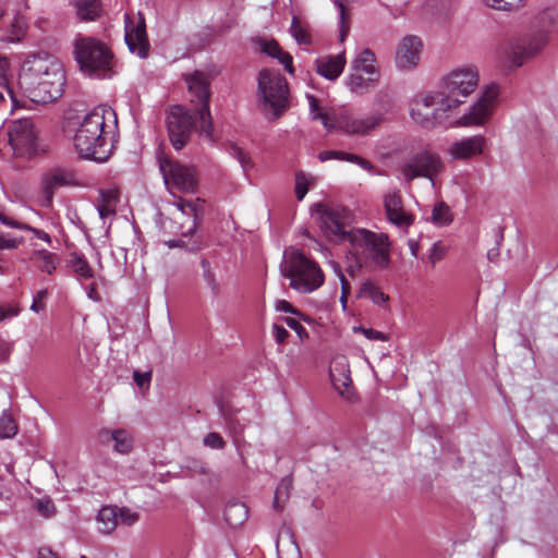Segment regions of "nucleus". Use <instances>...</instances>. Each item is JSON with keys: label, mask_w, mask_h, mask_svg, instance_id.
<instances>
[{"label": "nucleus", "mask_w": 558, "mask_h": 558, "mask_svg": "<svg viewBox=\"0 0 558 558\" xmlns=\"http://www.w3.org/2000/svg\"><path fill=\"white\" fill-rule=\"evenodd\" d=\"M77 17L89 22L97 20L101 14L100 0H75Z\"/></svg>", "instance_id": "obj_28"}, {"label": "nucleus", "mask_w": 558, "mask_h": 558, "mask_svg": "<svg viewBox=\"0 0 558 558\" xmlns=\"http://www.w3.org/2000/svg\"><path fill=\"white\" fill-rule=\"evenodd\" d=\"M283 320L287 324V326L289 328L293 329L301 339L307 337L306 329L302 326V324L296 318L286 317Z\"/></svg>", "instance_id": "obj_55"}, {"label": "nucleus", "mask_w": 558, "mask_h": 558, "mask_svg": "<svg viewBox=\"0 0 558 558\" xmlns=\"http://www.w3.org/2000/svg\"><path fill=\"white\" fill-rule=\"evenodd\" d=\"M17 433V424L14 421L12 414L8 411H3L0 416V437L12 438Z\"/></svg>", "instance_id": "obj_41"}, {"label": "nucleus", "mask_w": 558, "mask_h": 558, "mask_svg": "<svg viewBox=\"0 0 558 558\" xmlns=\"http://www.w3.org/2000/svg\"><path fill=\"white\" fill-rule=\"evenodd\" d=\"M262 51L272 58L279 56L282 51L276 40H265L262 45Z\"/></svg>", "instance_id": "obj_53"}, {"label": "nucleus", "mask_w": 558, "mask_h": 558, "mask_svg": "<svg viewBox=\"0 0 558 558\" xmlns=\"http://www.w3.org/2000/svg\"><path fill=\"white\" fill-rule=\"evenodd\" d=\"M280 271L290 280V287L300 293H311L322 287L325 281L319 265L294 247L283 252Z\"/></svg>", "instance_id": "obj_5"}, {"label": "nucleus", "mask_w": 558, "mask_h": 558, "mask_svg": "<svg viewBox=\"0 0 558 558\" xmlns=\"http://www.w3.org/2000/svg\"><path fill=\"white\" fill-rule=\"evenodd\" d=\"M97 529L102 534H111L118 526V507H102L97 514Z\"/></svg>", "instance_id": "obj_27"}, {"label": "nucleus", "mask_w": 558, "mask_h": 558, "mask_svg": "<svg viewBox=\"0 0 558 558\" xmlns=\"http://www.w3.org/2000/svg\"><path fill=\"white\" fill-rule=\"evenodd\" d=\"M99 198L96 207L99 216L104 219L114 213L117 196L112 191H100Z\"/></svg>", "instance_id": "obj_35"}, {"label": "nucleus", "mask_w": 558, "mask_h": 558, "mask_svg": "<svg viewBox=\"0 0 558 558\" xmlns=\"http://www.w3.org/2000/svg\"><path fill=\"white\" fill-rule=\"evenodd\" d=\"M384 207L388 220L399 228H407L413 223V216L403 209L402 196L393 190L385 194Z\"/></svg>", "instance_id": "obj_23"}, {"label": "nucleus", "mask_w": 558, "mask_h": 558, "mask_svg": "<svg viewBox=\"0 0 558 558\" xmlns=\"http://www.w3.org/2000/svg\"><path fill=\"white\" fill-rule=\"evenodd\" d=\"M357 298L369 299L374 304L386 307L389 296L384 293L372 280H366L362 283Z\"/></svg>", "instance_id": "obj_29"}, {"label": "nucleus", "mask_w": 558, "mask_h": 558, "mask_svg": "<svg viewBox=\"0 0 558 558\" xmlns=\"http://www.w3.org/2000/svg\"><path fill=\"white\" fill-rule=\"evenodd\" d=\"M167 129L169 140L174 149H182L191 138L195 128L199 131L198 117L194 116L184 106H172L167 113Z\"/></svg>", "instance_id": "obj_12"}, {"label": "nucleus", "mask_w": 558, "mask_h": 558, "mask_svg": "<svg viewBox=\"0 0 558 558\" xmlns=\"http://www.w3.org/2000/svg\"><path fill=\"white\" fill-rule=\"evenodd\" d=\"M347 64L344 52L335 56H324L315 60L314 66L317 74L326 80L335 81L343 72Z\"/></svg>", "instance_id": "obj_24"}, {"label": "nucleus", "mask_w": 558, "mask_h": 558, "mask_svg": "<svg viewBox=\"0 0 558 558\" xmlns=\"http://www.w3.org/2000/svg\"><path fill=\"white\" fill-rule=\"evenodd\" d=\"M330 378L335 389L338 390L341 396L348 398L349 391L345 392V389L352 384L348 365L345 363L336 362L330 368Z\"/></svg>", "instance_id": "obj_26"}, {"label": "nucleus", "mask_w": 558, "mask_h": 558, "mask_svg": "<svg viewBox=\"0 0 558 558\" xmlns=\"http://www.w3.org/2000/svg\"><path fill=\"white\" fill-rule=\"evenodd\" d=\"M548 37L545 31H537L520 38L512 47L509 63L512 68L521 66L526 60L535 57L547 45Z\"/></svg>", "instance_id": "obj_20"}, {"label": "nucleus", "mask_w": 558, "mask_h": 558, "mask_svg": "<svg viewBox=\"0 0 558 558\" xmlns=\"http://www.w3.org/2000/svg\"><path fill=\"white\" fill-rule=\"evenodd\" d=\"M22 242V239L13 238L0 229V250H14Z\"/></svg>", "instance_id": "obj_51"}, {"label": "nucleus", "mask_w": 558, "mask_h": 558, "mask_svg": "<svg viewBox=\"0 0 558 558\" xmlns=\"http://www.w3.org/2000/svg\"><path fill=\"white\" fill-rule=\"evenodd\" d=\"M445 169L446 165L441 156L437 151L425 148L413 154L401 166V173L407 182L425 178L434 185L435 179L442 174Z\"/></svg>", "instance_id": "obj_11"}, {"label": "nucleus", "mask_w": 558, "mask_h": 558, "mask_svg": "<svg viewBox=\"0 0 558 558\" xmlns=\"http://www.w3.org/2000/svg\"><path fill=\"white\" fill-rule=\"evenodd\" d=\"M229 154L239 161L243 171L247 173L254 168V162L247 151L239 147L236 144H231L229 147Z\"/></svg>", "instance_id": "obj_42"}, {"label": "nucleus", "mask_w": 558, "mask_h": 558, "mask_svg": "<svg viewBox=\"0 0 558 558\" xmlns=\"http://www.w3.org/2000/svg\"><path fill=\"white\" fill-rule=\"evenodd\" d=\"M272 333L278 343H283L289 337L288 330L278 324L272 325Z\"/></svg>", "instance_id": "obj_58"}, {"label": "nucleus", "mask_w": 558, "mask_h": 558, "mask_svg": "<svg viewBox=\"0 0 558 558\" xmlns=\"http://www.w3.org/2000/svg\"><path fill=\"white\" fill-rule=\"evenodd\" d=\"M292 486V481L289 477H284L280 481L277 489L275 492L274 497V508L276 510H281L283 508V504L289 498L290 489Z\"/></svg>", "instance_id": "obj_38"}, {"label": "nucleus", "mask_w": 558, "mask_h": 558, "mask_svg": "<svg viewBox=\"0 0 558 558\" xmlns=\"http://www.w3.org/2000/svg\"><path fill=\"white\" fill-rule=\"evenodd\" d=\"M315 207L319 214L320 228L326 236L338 243L348 241L351 228H349L347 222V211L342 208L324 204H317Z\"/></svg>", "instance_id": "obj_14"}, {"label": "nucleus", "mask_w": 558, "mask_h": 558, "mask_svg": "<svg viewBox=\"0 0 558 558\" xmlns=\"http://www.w3.org/2000/svg\"><path fill=\"white\" fill-rule=\"evenodd\" d=\"M37 558H59L49 547H40L37 553Z\"/></svg>", "instance_id": "obj_64"}, {"label": "nucleus", "mask_w": 558, "mask_h": 558, "mask_svg": "<svg viewBox=\"0 0 558 558\" xmlns=\"http://www.w3.org/2000/svg\"><path fill=\"white\" fill-rule=\"evenodd\" d=\"M306 98L308 100L311 118L313 120H319L328 132L336 129V121H333L329 114L320 108L319 100L310 94L306 95Z\"/></svg>", "instance_id": "obj_31"}, {"label": "nucleus", "mask_w": 558, "mask_h": 558, "mask_svg": "<svg viewBox=\"0 0 558 558\" xmlns=\"http://www.w3.org/2000/svg\"><path fill=\"white\" fill-rule=\"evenodd\" d=\"M37 508L38 511L46 517H49L54 510V507L50 501H38Z\"/></svg>", "instance_id": "obj_63"}, {"label": "nucleus", "mask_w": 558, "mask_h": 558, "mask_svg": "<svg viewBox=\"0 0 558 558\" xmlns=\"http://www.w3.org/2000/svg\"><path fill=\"white\" fill-rule=\"evenodd\" d=\"M25 35V26L24 22L21 17L15 16L12 24L10 34L7 37V40L10 43H19Z\"/></svg>", "instance_id": "obj_45"}, {"label": "nucleus", "mask_w": 558, "mask_h": 558, "mask_svg": "<svg viewBox=\"0 0 558 558\" xmlns=\"http://www.w3.org/2000/svg\"><path fill=\"white\" fill-rule=\"evenodd\" d=\"M290 33L299 45H310L312 43L307 28L302 25L296 16H293L292 19Z\"/></svg>", "instance_id": "obj_40"}, {"label": "nucleus", "mask_w": 558, "mask_h": 558, "mask_svg": "<svg viewBox=\"0 0 558 558\" xmlns=\"http://www.w3.org/2000/svg\"><path fill=\"white\" fill-rule=\"evenodd\" d=\"M499 89L496 85L484 88L477 100L462 114L457 124L460 126H482L487 123L497 106Z\"/></svg>", "instance_id": "obj_13"}, {"label": "nucleus", "mask_w": 558, "mask_h": 558, "mask_svg": "<svg viewBox=\"0 0 558 558\" xmlns=\"http://www.w3.org/2000/svg\"><path fill=\"white\" fill-rule=\"evenodd\" d=\"M175 205L183 215L192 217L190 227L186 229V231L182 232V235L186 236L193 234L197 227L198 205L194 202L184 201L182 198H180Z\"/></svg>", "instance_id": "obj_32"}, {"label": "nucleus", "mask_w": 558, "mask_h": 558, "mask_svg": "<svg viewBox=\"0 0 558 558\" xmlns=\"http://www.w3.org/2000/svg\"><path fill=\"white\" fill-rule=\"evenodd\" d=\"M445 256V246L441 244V242H435L432 245L430 252H429V260L433 265H435L438 260L442 259Z\"/></svg>", "instance_id": "obj_54"}, {"label": "nucleus", "mask_w": 558, "mask_h": 558, "mask_svg": "<svg viewBox=\"0 0 558 558\" xmlns=\"http://www.w3.org/2000/svg\"><path fill=\"white\" fill-rule=\"evenodd\" d=\"M348 242L349 265L347 271L354 276L362 268L378 271L388 267L390 262V241L386 233H377L364 228H351Z\"/></svg>", "instance_id": "obj_2"}, {"label": "nucleus", "mask_w": 558, "mask_h": 558, "mask_svg": "<svg viewBox=\"0 0 558 558\" xmlns=\"http://www.w3.org/2000/svg\"><path fill=\"white\" fill-rule=\"evenodd\" d=\"M160 170L166 184L183 193H195L197 190V175L193 167L179 161H160Z\"/></svg>", "instance_id": "obj_16"}, {"label": "nucleus", "mask_w": 558, "mask_h": 558, "mask_svg": "<svg viewBox=\"0 0 558 558\" xmlns=\"http://www.w3.org/2000/svg\"><path fill=\"white\" fill-rule=\"evenodd\" d=\"M258 101L263 113L269 120H278L291 107L287 78L280 72L264 69L257 77Z\"/></svg>", "instance_id": "obj_6"}, {"label": "nucleus", "mask_w": 558, "mask_h": 558, "mask_svg": "<svg viewBox=\"0 0 558 558\" xmlns=\"http://www.w3.org/2000/svg\"><path fill=\"white\" fill-rule=\"evenodd\" d=\"M543 25L553 31H558V9H546L539 15Z\"/></svg>", "instance_id": "obj_46"}, {"label": "nucleus", "mask_w": 558, "mask_h": 558, "mask_svg": "<svg viewBox=\"0 0 558 558\" xmlns=\"http://www.w3.org/2000/svg\"><path fill=\"white\" fill-rule=\"evenodd\" d=\"M354 331L355 332L360 331L367 339L373 340V341H387L388 340V337L384 332H381L379 330L372 329V328H364V327L360 326V327H355Z\"/></svg>", "instance_id": "obj_52"}, {"label": "nucleus", "mask_w": 558, "mask_h": 558, "mask_svg": "<svg viewBox=\"0 0 558 558\" xmlns=\"http://www.w3.org/2000/svg\"><path fill=\"white\" fill-rule=\"evenodd\" d=\"M31 260H33L41 271L51 275L56 270L59 258L56 254L47 250H35L32 253Z\"/></svg>", "instance_id": "obj_30"}, {"label": "nucleus", "mask_w": 558, "mask_h": 558, "mask_svg": "<svg viewBox=\"0 0 558 558\" xmlns=\"http://www.w3.org/2000/svg\"><path fill=\"white\" fill-rule=\"evenodd\" d=\"M225 424L226 429L232 437L234 445L239 447L240 444L244 440L243 433L245 429V425L236 416L233 415H226Z\"/></svg>", "instance_id": "obj_36"}, {"label": "nucleus", "mask_w": 558, "mask_h": 558, "mask_svg": "<svg viewBox=\"0 0 558 558\" xmlns=\"http://www.w3.org/2000/svg\"><path fill=\"white\" fill-rule=\"evenodd\" d=\"M276 58L279 60V62H280L281 64H283V65H284L286 70H287L289 73H291V74H292V73L294 72V70H293V65H292V60H293V59H292V57H291V54H290V53L284 52V51L282 50V51H281V53H280L279 56H277Z\"/></svg>", "instance_id": "obj_60"}, {"label": "nucleus", "mask_w": 558, "mask_h": 558, "mask_svg": "<svg viewBox=\"0 0 558 558\" xmlns=\"http://www.w3.org/2000/svg\"><path fill=\"white\" fill-rule=\"evenodd\" d=\"M331 265H332L335 271L339 276V279L341 282V292H342L343 296H348L350 294V290H351L349 281L347 280L343 272L341 271V268L338 263L332 262Z\"/></svg>", "instance_id": "obj_57"}, {"label": "nucleus", "mask_w": 558, "mask_h": 558, "mask_svg": "<svg viewBox=\"0 0 558 558\" xmlns=\"http://www.w3.org/2000/svg\"><path fill=\"white\" fill-rule=\"evenodd\" d=\"M47 290H40L34 296L33 303L31 305V310L35 313H39L45 308L44 300L47 296Z\"/></svg>", "instance_id": "obj_56"}, {"label": "nucleus", "mask_w": 558, "mask_h": 558, "mask_svg": "<svg viewBox=\"0 0 558 558\" xmlns=\"http://www.w3.org/2000/svg\"><path fill=\"white\" fill-rule=\"evenodd\" d=\"M335 4L339 8V35L340 40L343 41L349 33L350 27L348 21L345 20V11L343 4L339 0H335Z\"/></svg>", "instance_id": "obj_49"}, {"label": "nucleus", "mask_w": 558, "mask_h": 558, "mask_svg": "<svg viewBox=\"0 0 558 558\" xmlns=\"http://www.w3.org/2000/svg\"><path fill=\"white\" fill-rule=\"evenodd\" d=\"M486 5L496 10L510 11L518 9L524 0H483Z\"/></svg>", "instance_id": "obj_47"}, {"label": "nucleus", "mask_w": 558, "mask_h": 558, "mask_svg": "<svg viewBox=\"0 0 558 558\" xmlns=\"http://www.w3.org/2000/svg\"><path fill=\"white\" fill-rule=\"evenodd\" d=\"M150 379H151L150 373H140L137 371L134 372V380L140 388L148 387Z\"/></svg>", "instance_id": "obj_59"}, {"label": "nucleus", "mask_w": 558, "mask_h": 558, "mask_svg": "<svg viewBox=\"0 0 558 558\" xmlns=\"http://www.w3.org/2000/svg\"><path fill=\"white\" fill-rule=\"evenodd\" d=\"M478 85V71L474 65H463L452 70L441 81L439 93L457 102V109Z\"/></svg>", "instance_id": "obj_10"}, {"label": "nucleus", "mask_w": 558, "mask_h": 558, "mask_svg": "<svg viewBox=\"0 0 558 558\" xmlns=\"http://www.w3.org/2000/svg\"><path fill=\"white\" fill-rule=\"evenodd\" d=\"M225 517L231 525L241 524L247 518L245 505L240 502L228 505L225 510Z\"/></svg>", "instance_id": "obj_37"}, {"label": "nucleus", "mask_w": 558, "mask_h": 558, "mask_svg": "<svg viewBox=\"0 0 558 558\" xmlns=\"http://www.w3.org/2000/svg\"><path fill=\"white\" fill-rule=\"evenodd\" d=\"M276 310L290 314H299V312L286 300H278L276 302Z\"/></svg>", "instance_id": "obj_61"}, {"label": "nucleus", "mask_w": 558, "mask_h": 558, "mask_svg": "<svg viewBox=\"0 0 558 558\" xmlns=\"http://www.w3.org/2000/svg\"><path fill=\"white\" fill-rule=\"evenodd\" d=\"M71 267L80 278L89 279L94 276V271L84 256L77 254L73 255Z\"/></svg>", "instance_id": "obj_39"}, {"label": "nucleus", "mask_w": 558, "mask_h": 558, "mask_svg": "<svg viewBox=\"0 0 558 558\" xmlns=\"http://www.w3.org/2000/svg\"><path fill=\"white\" fill-rule=\"evenodd\" d=\"M19 314V310L16 307H2L0 306V322L4 320L9 317H15Z\"/></svg>", "instance_id": "obj_62"}, {"label": "nucleus", "mask_w": 558, "mask_h": 558, "mask_svg": "<svg viewBox=\"0 0 558 558\" xmlns=\"http://www.w3.org/2000/svg\"><path fill=\"white\" fill-rule=\"evenodd\" d=\"M214 74L208 71L195 70L183 75L187 86L190 104L194 108L199 121V135L206 141L214 143V124L209 109L211 96V82Z\"/></svg>", "instance_id": "obj_8"}, {"label": "nucleus", "mask_w": 558, "mask_h": 558, "mask_svg": "<svg viewBox=\"0 0 558 558\" xmlns=\"http://www.w3.org/2000/svg\"><path fill=\"white\" fill-rule=\"evenodd\" d=\"M73 57L81 72L90 78H111L118 72L112 51L95 37L76 35L73 41Z\"/></svg>", "instance_id": "obj_3"}, {"label": "nucleus", "mask_w": 558, "mask_h": 558, "mask_svg": "<svg viewBox=\"0 0 558 558\" xmlns=\"http://www.w3.org/2000/svg\"><path fill=\"white\" fill-rule=\"evenodd\" d=\"M78 185L75 172L70 168L52 167L40 178V194L43 204L51 206L54 193L60 187Z\"/></svg>", "instance_id": "obj_18"}, {"label": "nucleus", "mask_w": 558, "mask_h": 558, "mask_svg": "<svg viewBox=\"0 0 558 558\" xmlns=\"http://www.w3.org/2000/svg\"><path fill=\"white\" fill-rule=\"evenodd\" d=\"M202 277L214 295L220 292V284L216 277V267L207 258L201 259Z\"/></svg>", "instance_id": "obj_33"}, {"label": "nucleus", "mask_w": 558, "mask_h": 558, "mask_svg": "<svg viewBox=\"0 0 558 558\" xmlns=\"http://www.w3.org/2000/svg\"><path fill=\"white\" fill-rule=\"evenodd\" d=\"M124 40L131 53L141 59L149 56L150 44L146 32L145 19L141 13L124 16Z\"/></svg>", "instance_id": "obj_15"}, {"label": "nucleus", "mask_w": 558, "mask_h": 558, "mask_svg": "<svg viewBox=\"0 0 558 558\" xmlns=\"http://www.w3.org/2000/svg\"><path fill=\"white\" fill-rule=\"evenodd\" d=\"M111 439L114 441V450L119 453L126 454L133 448V438L125 429H114L111 433Z\"/></svg>", "instance_id": "obj_34"}, {"label": "nucleus", "mask_w": 558, "mask_h": 558, "mask_svg": "<svg viewBox=\"0 0 558 558\" xmlns=\"http://www.w3.org/2000/svg\"><path fill=\"white\" fill-rule=\"evenodd\" d=\"M33 85L36 101L50 102L61 97L65 85V73L61 62L53 57H35L24 74Z\"/></svg>", "instance_id": "obj_4"}, {"label": "nucleus", "mask_w": 558, "mask_h": 558, "mask_svg": "<svg viewBox=\"0 0 558 558\" xmlns=\"http://www.w3.org/2000/svg\"><path fill=\"white\" fill-rule=\"evenodd\" d=\"M432 218L433 221L439 226L448 225L451 221L449 207L444 203L435 205Z\"/></svg>", "instance_id": "obj_44"}, {"label": "nucleus", "mask_w": 558, "mask_h": 558, "mask_svg": "<svg viewBox=\"0 0 558 558\" xmlns=\"http://www.w3.org/2000/svg\"><path fill=\"white\" fill-rule=\"evenodd\" d=\"M457 112V102L439 90L416 96L410 108L412 120L424 129L451 125Z\"/></svg>", "instance_id": "obj_7"}, {"label": "nucleus", "mask_w": 558, "mask_h": 558, "mask_svg": "<svg viewBox=\"0 0 558 558\" xmlns=\"http://www.w3.org/2000/svg\"><path fill=\"white\" fill-rule=\"evenodd\" d=\"M318 159L322 162H325V161H328L331 159L347 161V162L357 165L359 167H361L363 170H365L367 172H371V173L374 172V165L371 161L366 160L365 158H363L356 154H351V153L341 151V150H324V151L319 153Z\"/></svg>", "instance_id": "obj_25"}, {"label": "nucleus", "mask_w": 558, "mask_h": 558, "mask_svg": "<svg viewBox=\"0 0 558 558\" xmlns=\"http://www.w3.org/2000/svg\"><path fill=\"white\" fill-rule=\"evenodd\" d=\"M37 130L31 119H19L9 128V143L17 155H31L37 150Z\"/></svg>", "instance_id": "obj_19"}, {"label": "nucleus", "mask_w": 558, "mask_h": 558, "mask_svg": "<svg viewBox=\"0 0 558 558\" xmlns=\"http://www.w3.org/2000/svg\"><path fill=\"white\" fill-rule=\"evenodd\" d=\"M204 445L211 449H223L226 441L220 434L211 432L204 437Z\"/></svg>", "instance_id": "obj_50"}, {"label": "nucleus", "mask_w": 558, "mask_h": 558, "mask_svg": "<svg viewBox=\"0 0 558 558\" xmlns=\"http://www.w3.org/2000/svg\"><path fill=\"white\" fill-rule=\"evenodd\" d=\"M379 66L373 50L365 48L355 53L351 61L345 86L356 95H364L374 89L379 82Z\"/></svg>", "instance_id": "obj_9"}, {"label": "nucleus", "mask_w": 558, "mask_h": 558, "mask_svg": "<svg viewBox=\"0 0 558 558\" xmlns=\"http://www.w3.org/2000/svg\"><path fill=\"white\" fill-rule=\"evenodd\" d=\"M486 138L482 135L464 137L450 145L447 153L454 160H469L483 154Z\"/></svg>", "instance_id": "obj_22"}, {"label": "nucleus", "mask_w": 558, "mask_h": 558, "mask_svg": "<svg viewBox=\"0 0 558 558\" xmlns=\"http://www.w3.org/2000/svg\"><path fill=\"white\" fill-rule=\"evenodd\" d=\"M118 126L114 110L100 105L80 121L74 135V147L83 159L105 162L112 154V138Z\"/></svg>", "instance_id": "obj_1"}, {"label": "nucleus", "mask_w": 558, "mask_h": 558, "mask_svg": "<svg viewBox=\"0 0 558 558\" xmlns=\"http://www.w3.org/2000/svg\"><path fill=\"white\" fill-rule=\"evenodd\" d=\"M122 522V524L131 526L136 523L140 519L138 513L131 511L129 508L122 507L118 508V520Z\"/></svg>", "instance_id": "obj_48"}, {"label": "nucleus", "mask_w": 558, "mask_h": 558, "mask_svg": "<svg viewBox=\"0 0 558 558\" xmlns=\"http://www.w3.org/2000/svg\"><path fill=\"white\" fill-rule=\"evenodd\" d=\"M384 119V112L381 111L366 114L345 111L339 116L336 125L347 134L367 136L383 123Z\"/></svg>", "instance_id": "obj_17"}, {"label": "nucleus", "mask_w": 558, "mask_h": 558, "mask_svg": "<svg viewBox=\"0 0 558 558\" xmlns=\"http://www.w3.org/2000/svg\"><path fill=\"white\" fill-rule=\"evenodd\" d=\"M423 43L415 35H407L399 43L396 49L395 62L399 70L414 69L421 59Z\"/></svg>", "instance_id": "obj_21"}, {"label": "nucleus", "mask_w": 558, "mask_h": 558, "mask_svg": "<svg viewBox=\"0 0 558 558\" xmlns=\"http://www.w3.org/2000/svg\"><path fill=\"white\" fill-rule=\"evenodd\" d=\"M313 181V178L307 175L306 173L299 171L295 173V196L298 201H302L306 193L308 192V186L311 182Z\"/></svg>", "instance_id": "obj_43"}]
</instances>
